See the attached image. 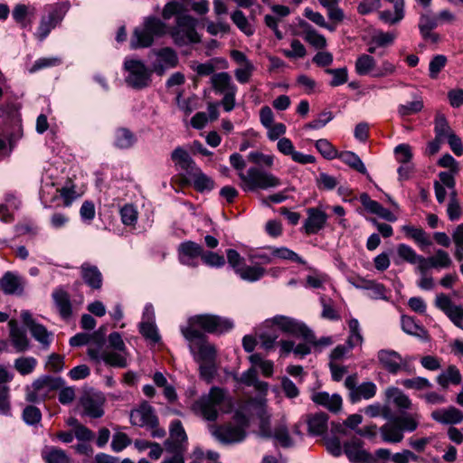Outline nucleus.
I'll use <instances>...</instances> for the list:
<instances>
[{"mask_svg": "<svg viewBox=\"0 0 463 463\" xmlns=\"http://www.w3.org/2000/svg\"><path fill=\"white\" fill-rule=\"evenodd\" d=\"M197 326L207 333L222 334L233 327L232 321L219 316L198 315L189 319L187 327L181 328L184 337L190 342L189 348L196 362H215V347L206 340V336Z\"/></svg>", "mask_w": 463, "mask_h": 463, "instance_id": "1", "label": "nucleus"}, {"mask_svg": "<svg viewBox=\"0 0 463 463\" xmlns=\"http://www.w3.org/2000/svg\"><path fill=\"white\" fill-rule=\"evenodd\" d=\"M230 163L240 171H242L246 166L244 159L238 153L231 155ZM239 178L241 180L240 186L244 192L268 190L281 184L279 177L257 166L250 167L246 173L240 172Z\"/></svg>", "mask_w": 463, "mask_h": 463, "instance_id": "2", "label": "nucleus"}, {"mask_svg": "<svg viewBox=\"0 0 463 463\" xmlns=\"http://www.w3.org/2000/svg\"><path fill=\"white\" fill-rule=\"evenodd\" d=\"M165 32V24L154 16L146 17L141 26L135 28L130 39V48L137 50L146 48L153 44L154 38L161 36Z\"/></svg>", "mask_w": 463, "mask_h": 463, "instance_id": "3", "label": "nucleus"}, {"mask_svg": "<svg viewBox=\"0 0 463 463\" xmlns=\"http://www.w3.org/2000/svg\"><path fill=\"white\" fill-rule=\"evenodd\" d=\"M418 421L410 415L396 416L379 428L383 441L386 443H400L404 438V431H414Z\"/></svg>", "mask_w": 463, "mask_h": 463, "instance_id": "4", "label": "nucleus"}, {"mask_svg": "<svg viewBox=\"0 0 463 463\" xmlns=\"http://www.w3.org/2000/svg\"><path fill=\"white\" fill-rule=\"evenodd\" d=\"M229 401L227 392L220 387H212L206 395H203L194 402V409L207 420L213 421L218 418V410Z\"/></svg>", "mask_w": 463, "mask_h": 463, "instance_id": "5", "label": "nucleus"}, {"mask_svg": "<svg viewBox=\"0 0 463 463\" xmlns=\"http://www.w3.org/2000/svg\"><path fill=\"white\" fill-rule=\"evenodd\" d=\"M196 25L197 20L193 16L188 14L177 15L175 25L170 31L174 43L178 46L200 43L201 37L196 32Z\"/></svg>", "mask_w": 463, "mask_h": 463, "instance_id": "6", "label": "nucleus"}, {"mask_svg": "<svg viewBox=\"0 0 463 463\" xmlns=\"http://www.w3.org/2000/svg\"><path fill=\"white\" fill-rule=\"evenodd\" d=\"M210 83L216 94L222 95L221 104L224 110L232 111L235 107V97L238 90L232 76L227 71L216 72L210 78Z\"/></svg>", "mask_w": 463, "mask_h": 463, "instance_id": "7", "label": "nucleus"}, {"mask_svg": "<svg viewBox=\"0 0 463 463\" xmlns=\"http://www.w3.org/2000/svg\"><path fill=\"white\" fill-rule=\"evenodd\" d=\"M124 70L128 73L125 81L129 87L135 90H142L149 86L151 74L154 71L153 69L148 70L142 61L126 58Z\"/></svg>", "mask_w": 463, "mask_h": 463, "instance_id": "8", "label": "nucleus"}, {"mask_svg": "<svg viewBox=\"0 0 463 463\" xmlns=\"http://www.w3.org/2000/svg\"><path fill=\"white\" fill-rule=\"evenodd\" d=\"M64 382L61 377L43 375L36 379L26 390V401L38 403L45 401L49 394L62 387Z\"/></svg>", "mask_w": 463, "mask_h": 463, "instance_id": "9", "label": "nucleus"}, {"mask_svg": "<svg viewBox=\"0 0 463 463\" xmlns=\"http://www.w3.org/2000/svg\"><path fill=\"white\" fill-rule=\"evenodd\" d=\"M265 326H277L282 331L293 335L302 336L306 341H312L314 333L304 323L298 322L291 317L284 316H276L272 319L266 320Z\"/></svg>", "mask_w": 463, "mask_h": 463, "instance_id": "10", "label": "nucleus"}, {"mask_svg": "<svg viewBox=\"0 0 463 463\" xmlns=\"http://www.w3.org/2000/svg\"><path fill=\"white\" fill-rule=\"evenodd\" d=\"M377 359L381 367L391 374H397L401 371L411 373L409 358H403L394 350H379L377 353Z\"/></svg>", "mask_w": 463, "mask_h": 463, "instance_id": "11", "label": "nucleus"}, {"mask_svg": "<svg viewBox=\"0 0 463 463\" xmlns=\"http://www.w3.org/2000/svg\"><path fill=\"white\" fill-rule=\"evenodd\" d=\"M345 386L349 390V398L353 403L361 399L369 400L373 398L377 389L373 382H365L357 385L356 374L347 376L345 380Z\"/></svg>", "mask_w": 463, "mask_h": 463, "instance_id": "12", "label": "nucleus"}, {"mask_svg": "<svg viewBox=\"0 0 463 463\" xmlns=\"http://www.w3.org/2000/svg\"><path fill=\"white\" fill-rule=\"evenodd\" d=\"M435 306L444 312L456 326L463 330V306L455 305L444 293L436 296Z\"/></svg>", "mask_w": 463, "mask_h": 463, "instance_id": "13", "label": "nucleus"}, {"mask_svg": "<svg viewBox=\"0 0 463 463\" xmlns=\"http://www.w3.org/2000/svg\"><path fill=\"white\" fill-rule=\"evenodd\" d=\"M211 434L222 444L242 441L246 437L245 430L240 426H211Z\"/></svg>", "mask_w": 463, "mask_h": 463, "instance_id": "14", "label": "nucleus"}, {"mask_svg": "<svg viewBox=\"0 0 463 463\" xmlns=\"http://www.w3.org/2000/svg\"><path fill=\"white\" fill-rule=\"evenodd\" d=\"M84 414L90 418H100L104 414L105 397L100 392H86L80 400Z\"/></svg>", "mask_w": 463, "mask_h": 463, "instance_id": "15", "label": "nucleus"}, {"mask_svg": "<svg viewBox=\"0 0 463 463\" xmlns=\"http://www.w3.org/2000/svg\"><path fill=\"white\" fill-rule=\"evenodd\" d=\"M364 442L353 438L351 440L345 442L344 452L353 463H371L373 461V456L363 448Z\"/></svg>", "mask_w": 463, "mask_h": 463, "instance_id": "16", "label": "nucleus"}, {"mask_svg": "<svg viewBox=\"0 0 463 463\" xmlns=\"http://www.w3.org/2000/svg\"><path fill=\"white\" fill-rule=\"evenodd\" d=\"M157 59L153 63V71L162 76L166 70L175 68L179 59L175 50L165 47L156 52Z\"/></svg>", "mask_w": 463, "mask_h": 463, "instance_id": "17", "label": "nucleus"}, {"mask_svg": "<svg viewBox=\"0 0 463 463\" xmlns=\"http://www.w3.org/2000/svg\"><path fill=\"white\" fill-rule=\"evenodd\" d=\"M130 421L138 427H154L157 423V417L153 408L146 402L142 403L130 413Z\"/></svg>", "mask_w": 463, "mask_h": 463, "instance_id": "18", "label": "nucleus"}, {"mask_svg": "<svg viewBox=\"0 0 463 463\" xmlns=\"http://www.w3.org/2000/svg\"><path fill=\"white\" fill-rule=\"evenodd\" d=\"M203 247L192 241L182 242L178 247L179 260L182 264L197 267V262L194 260L203 255Z\"/></svg>", "mask_w": 463, "mask_h": 463, "instance_id": "19", "label": "nucleus"}, {"mask_svg": "<svg viewBox=\"0 0 463 463\" xmlns=\"http://www.w3.org/2000/svg\"><path fill=\"white\" fill-rule=\"evenodd\" d=\"M260 431L263 437L273 438L283 448L294 446V441L289 435L288 429L285 422L277 424L273 430L262 425Z\"/></svg>", "mask_w": 463, "mask_h": 463, "instance_id": "20", "label": "nucleus"}, {"mask_svg": "<svg viewBox=\"0 0 463 463\" xmlns=\"http://www.w3.org/2000/svg\"><path fill=\"white\" fill-rule=\"evenodd\" d=\"M307 213V218L304 223L305 232L307 234L317 233L326 223V213L318 208H308Z\"/></svg>", "mask_w": 463, "mask_h": 463, "instance_id": "21", "label": "nucleus"}, {"mask_svg": "<svg viewBox=\"0 0 463 463\" xmlns=\"http://www.w3.org/2000/svg\"><path fill=\"white\" fill-rule=\"evenodd\" d=\"M187 436L180 420H176L170 426V439H166L165 445L171 452L182 450V443L186 441Z\"/></svg>", "mask_w": 463, "mask_h": 463, "instance_id": "22", "label": "nucleus"}, {"mask_svg": "<svg viewBox=\"0 0 463 463\" xmlns=\"http://www.w3.org/2000/svg\"><path fill=\"white\" fill-rule=\"evenodd\" d=\"M21 318L24 325L29 328L32 335L41 344L48 345L50 344L49 333L47 329L40 324L35 323L29 311L24 310L21 313Z\"/></svg>", "mask_w": 463, "mask_h": 463, "instance_id": "23", "label": "nucleus"}, {"mask_svg": "<svg viewBox=\"0 0 463 463\" xmlns=\"http://www.w3.org/2000/svg\"><path fill=\"white\" fill-rule=\"evenodd\" d=\"M13 375L9 372L0 366V414H10V402H9V387L7 383L11 382Z\"/></svg>", "mask_w": 463, "mask_h": 463, "instance_id": "24", "label": "nucleus"}, {"mask_svg": "<svg viewBox=\"0 0 463 463\" xmlns=\"http://www.w3.org/2000/svg\"><path fill=\"white\" fill-rule=\"evenodd\" d=\"M80 274L84 282L91 288L99 289L102 287V274L97 266L83 263L80 266Z\"/></svg>", "mask_w": 463, "mask_h": 463, "instance_id": "25", "label": "nucleus"}, {"mask_svg": "<svg viewBox=\"0 0 463 463\" xmlns=\"http://www.w3.org/2000/svg\"><path fill=\"white\" fill-rule=\"evenodd\" d=\"M52 297L61 318L69 319L72 314L70 295L62 288H56Z\"/></svg>", "mask_w": 463, "mask_h": 463, "instance_id": "26", "label": "nucleus"}, {"mask_svg": "<svg viewBox=\"0 0 463 463\" xmlns=\"http://www.w3.org/2000/svg\"><path fill=\"white\" fill-rule=\"evenodd\" d=\"M431 418L442 424H457L463 420V412L455 407H449L433 411Z\"/></svg>", "mask_w": 463, "mask_h": 463, "instance_id": "27", "label": "nucleus"}, {"mask_svg": "<svg viewBox=\"0 0 463 463\" xmlns=\"http://www.w3.org/2000/svg\"><path fill=\"white\" fill-rule=\"evenodd\" d=\"M312 401L328 409L330 411L337 412L342 408V398L339 394L330 395L328 392H317L312 396Z\"/></svg>", "mask_w": 463, "mask_h": 463, "instance_id": "28", "label": "nucleus"}, {"mask_svg": "<svg viewBox=\"0 0 463 463\" xmlns=\"http://www.w3.org/2000/svg\"><path fill=\"white\" fill-rule=\"evenodd\" d=\"M0 288L6 295L21 293L23 290L21 278L11 271H7L0 279Z\"/></svg>", "mask_w": 463, "mask_h": 463, "instance_id": "29", "label": "nucleus"}, {"mask_svg": "<svg viewBox=\"0 0 463 463\" xmlns=\"http://www.w3.org/2000/svg\"><path fill=\"white\" fill-rule=\"evenodd\" d=\"M187 175L192 179L194 186L198 192L211 191L214 187V182L196 166Z\"/></svg>", "mask_w": 463, "mask_h": 463, "instance_id": "30", "label": "nucleus"}, {"mask_svg": "<svg viewBox=\"0 0 463 463\" xmlns=\"http://www.w3.org/2000/svg\"><path fill=\"white\" fill-rule=\"evenodd\" d=\"M13 18L14 21L25 28L30 26L34 17V8L25 5H16L12 12Z\"/></svg>", "mask_w": 463, "mask_h": 463, "instance_id": "31", "label": "nucleus"}, {"mask_svg": "<svg viewBox=\"0 0 463 463\" xmlns=\"http://www.w3.org/2000/svg\"><path fill=\"white\" fill-rule=\"evenodd\" d=\"M328 417L325 412H317L307 416V423L311 435H321L327 430Z\"/></svg>", "mask_w": 463, "mask_h": 463, "instance_id": "32", "label": "nucleus"}, {"mask_svg": "<svg viewBox=\"0 0 463 463\" xmlns=\"http://www.w3.org/2000/svg\"><path fill=\"white\" fill-rule=\"evenodd\" d=\"M10 327V337L13 345L18 352L26 350L29 346V342L25 333L18 327L15 320H10L8 323Z\"/></svg>", "mask_w": 463, "mask_h": 463, "instance_id": "33", "label": "nucleus"}, {"mask_svg": "<svg viewBox=\"0 0 463 463\" xmlns=\"http://www.w3.org/2000/svg\"><path fill=\"white\" fill-rule=\"evenodd\" d=\"M90 335V343L91 345H94V346H90L88 348V355L91 360H94L96 362L100 361V354L102 353L101 349L103 347V345L105 343V331L102 327H100L99 330L95 331Z\"/></svg>", "mask_w": 463, "mask_h": 463, "instance_id": "34", "label": "nucleus"}, {"mask_svg": "<svg viewBox=\"0 0 463 463\" xmlns=\"http://www.w3.org/2000/svg\"><path fill=\"white\" fill-rule=\"evenodd\" d=\"M137 142V137L128 128H119L114 134V146L119 149H128Z\"/></svg>", "mask_w": 463, "mask_h": 463, "instance_id": "35", "label": "nucleus"}, {"mask_svg": "<svg viewBox=\"0 0 463 463\" xmlns=\"http://www.w3.org/2000/svg\"><path fill=\"white\" fill-rule=\"evenodd\" d=\"M171 158L186 173V175L197 166L189 156L188 152L180 146L176 147L172 152Z\"/></svg>", "mask_w": 463, "mask_h": 463, "instance_id": "36", "label": "nucleus"}, {"mask_svg": "<svg viewBox=\"0 0 463 463\" xmlns=\"http://www.w3.org/2000/svg\"><path fill=\"white\" fill-rule=\"evenodd\" d=\"M394 14L392 11L385 10L379 13V18L389 24H395L401 22L404 17V0H396Z\"/></svg>", "mask_w": 463, "mask_h": 463, "instance_id": "37", "label": "nucleus"}, {"mask_svg": "<svg viewBox=\"0 0 463 463\" xmlns=\"http://www.w3.org/2000/svg\"><path fill=\"white\" fill-rule=\"evenodd\" d=\"M126 352H118V351H102L100 354V360H102L106 364L118 367V368H126L128 366V361L126 356Z\"/></svg>", "mask_w": 463, "mask_h": 463, "instance_id": "38", "label": "nucleus"}, {"mask_svg": "<svg viewBox=\"0 0 463 463\" xmlns=\"http://www.w3.org/2000/svg\"><path fill=\"white\" fill-rule=\"evenodd\" d=\"M236 273L243 280L254 282L260 279L266 273L264 268L260 266H246L241 269H236Z\"/></svg>", "mask_w": 463, "mask_h": 463, "instance_id": "39", "label": "nucleus"}, {"mask_svg": "<svg viewBox=\"0 0 463 463\" xmlns=\"http://www.w3.org/2000/svg\"><path fill=\"white\" fill-rule=\"evenodd\" d=\"M43 458L46 463H71L66 452L59 448H47L43 452Z\"/></svg>", "mask_w": 463, "mask_h": 463, "instance_id": "40", "label": "nucleus"}, {"mask_svg": "<svg viewBox=\"0 0 463 463\" xmlns=\"http://www.w3.org/2000/svg\"><path fill=\"white\" fill-rule=\"evenodd\" d=\"M386 397L400 409H410L411 402L400 389L391 387L386 390Z\"/></svg>", "mask_w": 463, "mask_h": 463, "instance_id": "41", "label": "nucleus"}, {"mask_svg": "<svg viewBox=\"0 0 463 463\" xmlns=\"http://www.w3.org/2000/svg\"><path fill=\"white\" fill-rule=\"evenodd\" d=\"M345 164L348 165L353 169L356 170L357 172L366 175L367 170L364 166V163L360 159V157L351 151H345L342 152L337 156Z\"/></svg>", "mask_w": 463, "mask_h": 463, "instance_id": "42", "label": "nucleus"}, {"mask_svg": "<svg viewBox=\"0 0 463 463\" xmlns=\"http://www.w3.org/2000/svg\"><path fill=\"white\" fill-rule=\"evenodd\" d=\"M375 64L376 61L373 56L362 54L355 61V71L361 76L367 75L373 71Z\"/></svg>", "mask_w": 463, "mask_h": 463, "instance_id": "43", "label": "nucleus"}, {"mask_svg": "<svg viewBox=\"0 0 463 463\" xmlns=\"http://www.w3.org/2000/svg\"><path fill=\"white\" fill-rule=\"evenodd\" d=\"M414 99L413 101L407 104H402L398 107V113L401 117H406L411 114L418 113L423 109V101L415 93L411 95Z\"/></svg>", "mask_w": 463, "mask_h": 463, "instance_id": "44", "label": "nucleus"}, {"mask_svg": "<svg viewBox=\"0 0 463 463\" xmlns=\"http://www.w3.org/2000/svg\"><path fill=\"white\" fill-rule=\"evenodd\" d=\"M430 265L434 269H446L450 267L452 264V260L449 254L441 249L437 250L435 251V255L430 257Z\"/></svg>", "mask_w": 463, "mask_h": 463, "instance_id": "45", "label": "nucleus"}, {"mask_svg": "<svg viewBox=\"0 0 463 463\" xmlns=\"http://www.w3.org/2000/svg\"><path fill=\"white\" fill-rule=\"evenodd\" d=\"M435 137L444 141L450 137V134H453V130L448 124V121L443 116H439L435 119Z\"/></svg>", "mask_w": 463, "mask_h": 463, "instance_id": "46", "label": "nucleus"}, {"mask_svg": "<svg viewBox=\"0 0 463 463\" xmlns=\"http://www.w3.org/2000/svg\"><path fill=\"white\" fill-rule=\"evenodd\" d=\"M402 328L406 334L411 335L421 336V335L426 334L424 328L416 324L414 319L408 316L402 317Z\"/></svg>", "mask_w": 463, "mask_h": 463, "instance_id": "47", "label": "nucleus"}, {"mask_svg": "<svg viewBox=\"0 0 463 463\" xmlns=\"http://www.w3.org/2000/svg\"><path fill=\"white\" fill-rule=\"evenodd\" d=\"M190 68L193 71H194L199 77H207L213 74H215V66L213 61H208L206 62L201 63L196 61H193L190 62Z\"/></svg>", "mask_w": 463, "mask_h": 463, "instance_id": "48", "label": "nucleus"}, {"mask_svg": "<svg viewBox=\"0 0 463 463\" xmlns=\"http://www.w3.org/2000/svg\"><path fill=\"white\" fill-rule=\"evenodd\" d=\"M37 364V361L33 357H19L14 361V368L22 374L31 373Z\"/></svg>", "mask_w": 463, "mask_h": 463, "instance_id": "49", "label": "nucleus"}, {"mask_svg": "<svg viewBox=\"0 0 463 463\" xmlns=\"http://www.w3.org/2000/svg\"><path fill=\"white\" fill-rule=\"evenodd\" d=\"M403 230L420 246H430L431 241L421 228L404 226Z\"/></svg>", "mask_w": 463, "mask_h": 463, "instance_id": "50", "label": "nucleus"}, {"mask_svg": "<svg viewBox=\"0 0 463 463\" xmlns=\"http://www.w3.org/2000/svg\"><path fill=\"white\" fill-rule=\"evenodd\" d=\"M350 335L348 337L347 344L349 348H353L357 345H362L363 336L360 333V325L357 319L352 318L349 323Z\"/></svg>", "mask_w": 463, "mask_h": 463, "instance_id": "51", "label": "nucleus"}, {"mask_svg": "<svg viewBox=\"0 0 463 463\" xmlns=\"http://www.w3.org/2000/svg\"><path fill=\"white\" fill-rule=\"evenodd\" d=\"M271 255L273 257H277L282 260H290L292 261L298 262L299 264H305V260L300 258L296 252L286 248H270Z\"/></svg>", "mask_w": 463, "mask_h": 463, "instance_id": "52", "label": "nucleus"}, {"mask_svg": "<svg viewBox=\"0 0 463 463\" xmlns=\"http://www.w3.org/2000/svg\"><path fill=\"white\" fill-rule=\"evenodd\" d=\"M397 254L404 261L412 265L416 264L417 260L420 256L411 246L403 243L397 246Z\"/></svg>", "mask_w": 463, "mask_h": 463, "instance_id": "53", "label": "nucleus"}, {"mask_svg": "<svg viewBox=\"0 0 463 463\" xmlns=\"http://www.w3.org/2000/svg\"><path fill=\"white\" fill-rule=\"evenodd\" d=\"M232 22L236 26L243 32L246 35L253 34V29L250 25L246 16L241 10H236L231 16Z\"/></svg>", "mask_w": 463, "mask_h": 463, "instance_id": "54", "label": "nucleus"}, {"mask_svg": "<svg viewBox=\"0 0 463 463\" xmlns=\"http://www.w3.org/2000/svg\"><path fill=\"white\" fill-rule=\"evenodd\" d=\"M316 148L326 159L337 157L338 153L335 146L327 139H319L316 142Z\"/></svg>", "mask_w": 463, "mask_h": 463, "instance_id": "55", "label": "nucleus"}, {"mask_svg": "<svg viewBox=\"0 0 463 463\" xmlns=\"http://www.w3.org/2000/svg\"><path fill=\"white\" fill-rule=\"evenodd\" d=\"M120 217L125 225H135L137 221V211L133 204H125L120 209Z\"/></svg>", "mask_w": 463, "mask_h": 463, "instance_id": "56", "label": "nucleus"}, {"mask_svg": "<svg viewBox=\"0 0 463 463\" xmlns=\"http://www.w3.org/2000/svg\"><path fill=\"white\" fill-rule=\"evenodd\" d=\"M201 260L205 265L214 268H221L225 264L224 257L213 251L203 250Z\"/></svg>", "mask_w": 463, "mask_h": 463, "instance_id": "57", "label": "nucleus"}, {"mask_svg": "<svg viewBox=\"0 0 463 463\" xmlns=\"http://www.w3.org/2000/svg\"><path fill=\"white\" fill-rule=\"evenodd\" d=\"M23 419L28 425H36L42 420V412L37 407L28 405L23 411Z\"/></svg>", "mask_w": 463, "mask_h": 463, "instance_id": "58", "label": "nucleus"}, {"mask_svg": "<svg viewBox=\"0 0 463 463\" xmlns=\"http://www.w3.org/2000/svg\"><path fill=\"white\" fill-rule=\"evenodd\" d=\"M439 25V18L430 14H421L419 21L420 33H427Z\"/></svg>", "mask_w": 463, "mask_h": 463, "instance_id": "59", "label": "nucleus"}, {"mask_svg": "<svg viewBox=\"0 0 463 463\" xmlns=\"http://www.w3.org/2000/svg\"><path fill=\"white\" fill-rule=\"evenodd\" d=\"M396 38L395 33H383L382 31L375 33L372 37V43L378 47H385L392 45Z\"/></svg>", "mask_w": 463, "mask_h": 463, "instance_id": "60", "label": "nucleus"}, {"mask_svg": "<svg viewBox=\"0 0 463 463\" xmlns=\"http://www.w3.org/2000/svg\"><path fill=\"white\" fill-rule=\"evenodd\" d=\"M453 241L456 244L455 257L458 261L463 260V223L458 225L452 234Z\"/></svg>", "mask_w": 463, "mask_h": 463, "instance_id": "61", "label": "nucleus"}, {"mask_svg": "<svg viewBox=\"0 0 463 463\" xmlns=\"http://www.w3.org/2000/svg\"><path fill=\"white\" fill-rule=\"evenodd\" d=\"M447 63V58L444 55L439 54L434 56L429 65L430 77L436 79L440 71L445 67Z\"/></svg>", "mask_w": 463, "mask_h": 463, "instance_id": "62", "label": "nucleus"}, {"mask_svg": "<svg viewBox=\"0 0 463 463\" xmlns=\"http://www.w3.org/2000/svg\"><path fill=\"white\" fill-rule=\"evenodd\" d=\"M140 333L144 337L153 343H157L160 340V335L157 332L156 326L150 322H143L140 324Z\"/></svg>", "mask_w": 463, "mask_h": 463, "instance_id": "63", "label": "nucleus"}, {"mask_svg": "<svg viewBox=\"0 0 463 463\" xmlns=\"http://www.w3.org/2000/svg\"><path fill=\"white\" fill-rule=\"evenodd\" d=\"M67 10H68V7L64 4L57 5L52 7L48 15L45 17L50 22H52L54 24V26H56L58 24H60Z\"/></svg>", "mask_w": 463, "mask_h": 463, "instance_id": "64", "label": "nucleus"}]
</instances>
